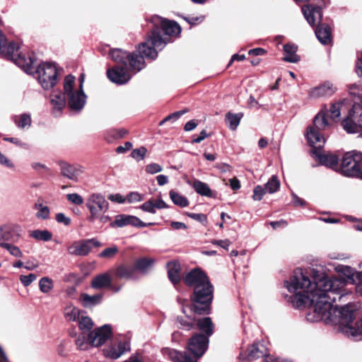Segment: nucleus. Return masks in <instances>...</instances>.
<instances>
[{
  "mask_svg": "<svg viewBox=\"0 0 362 362\" xmlns=\"http://www.w3.org/2000/svg\"><path fill=\"white\" fill-rule=\"evenodd\" d=\"M313 282L303 272L296 269L285 286L292 293L290 301L297 308L310 303V312L306 315L308 321H324L326 324L337 325V331L345 337H362V319L353 322L358 305L353 303L337 308L333 303L338 298H349L351 293L342 289L344 282L338 279H329L322 272L310 269Z\"/></svg>",
  "mask_w": 362,
  "mask_h": 362,
  "instance_id": "obj_1",
  "label": "nucleus"
},
{
  "mask_svg": "<svg viewBox=\"0 0 362 362\" xmlns=\"http://www.w3.org/2000/svg\"><path fill=\"white\" fill-rule=\"evenodd\" d=\"M184 282L186 285L194 287V293L191 297L194 304L190 310L197 315L209 314L214 288L206 274L200 269H193L186 274Z\"/></svg>",
  "mask_w": 362,
  "mask_h": 362,
  "instance_id": "obj_2",
  "label": "nucleus"
},
{
  "mask_svg": "<svg viewBox=\"0 0 362 362\" xmlns=\"http://www.w3.org/2000/svg\"><path fill=\"white\" fill-rule=\"evenodd\" d=\"M153 28L147 40L139 45V50L146 58L154 59L158 56L157 49H162L166 41L161 33L165 35L177 36L181 32L180 26L173 21H168L158 16H153L151 20Z\"/></svg>",
  "mask_w": 362,
  "mask_h": 362,
  "instance_id": "obj_3",
  "label": "nucleus"
},
{
  "mask_svg": "<svg viewBox=\"0 0 362 362\" xmlns=\"http://www.w3.org/2000/svg\"><path fill=\"white\" fill-rule=\"evenodd\" d=\"M208 347L209 341H189L184 353L169 348L163 349V352L172 362H197Z\"/></svg>",
  "mask_w": 362,
  "mask_h": 362,
  "instance_id": "obj_4",
  "label": "nucleus"
},
{
  "mask_svg": "<svg viewBox=\"0 0 362 362\" xmlns=\"http://www.w3.org/2000/svg\"><path fill=\"white\" fill-rule=\"evenodd\" d=\"M138 52L139 54L128 53L121 49H114L110 51V55L116 63L125 67L129 65V70L136 73L144 68V57L146 58L144 54L140 52L139 46L138 47Z\"/></svg>",
  "mask_w": 362,
  "mask_h": 362,
  "instance_id": "obj_5",
  "label": "nucleus"
},
{
  "mask_svg": "<svg viewBox=\"0 0 362 362\" xmlns=\"http://www.w3.org/2000/svg\"><path fill=\"white\" fill-rule=\"evenodd\" d=\"M331 126V123L328 121L327 113L320 111L315 117L313 120V126H310L307 129L306 139L311 146L323 147L325 140L324 136L320 133Z\"/></svg>",
  "mask_w": 362,
  "mask_h": 362,
  "instance_id": "obj_6",
  "label": "nucleus"
},
{
  "mask_svg": "<svg viewBox=\"0 0 362 362\" xmlns=\"http://www.w3.org/2000/svg\"><path fill=\"white\" fill-rule=\"evenodd\" d=\"M338 172L346 177L362 179V153L355 151L346 153Z\"/></svg>",
  "mask_w": 362,
  "mask_h": 362,
  "instance_id": "obj_7",
  "label": "nucleus"
},
{
  "mask_svg": "<svg viewBox=\"0 0 362 362\" xmlns=\"http://www.w3.org/2000/svg\"><path fill=\"white\" fill-rule=\"evenodd\" d=\"M75 79V77L72 75L66 76L64 78V93L67 95L69 107L73 110L80 111L86 104V95L83 90L73 89Z\"/></svg>",
  "mask_w": 362,
  "mask_h": 362,
  "instance_id": "obj_8",
  "label": "nucleus"
},
{
  "mask_svg": "<svg viewBox=\"0 0 362 362\" xmlns=\"http://www.w3.org/2000/svg\"><path fill=\"white\" fill-rule=\"evenodd\" d=\"M19 45L18 43L11 42L6 45L5 42V51L1 54H4L8 59L13 60L16 65L21 67L25 72L32 73L34 69V60L31 57H25L19 52Z\"/></svg>",
  "mask_w": 362,
  "mask_h": 362,
  "instance_id": "obj_9",
  "label": "nucleus"
},
{
  "mask_svg": "<svg viewBox=\"0 0 362 362\" xmlns=\"http://www.w3.org/2000/svg\"><path fill=\"white\" fill-rule=\"evenodd\" d=\"M361 105L354 104L349 115L342 120L341 126L348 134H358L362 138V98Z\"/></svg>",
  "mask_w": 362,
  "mask_h": 362,
  "instance_id": "obj_10",
  "label": "nucleus"
},
{
  "mask_svg": "<svg viewBox=\"0 0 362 362\" xmlns=\"http://www.w3.org/2000/svg\"><path fill=\"white\" fill-rule=\"evenodd\" d=\"M35 73L42 87L48 90L54 87L57 82V69L54 64L43 62L36 69Z\"/></svg>",
  "mask_w": 362,
  "mask_h": 362,
  "instance_id": "obj_11",
  "label": "nucleus"
},
{
  "mask_svg": "<svg viewBox=\"0 0 362 362\" xmlns=\"http://www.w3.org/2000/svg\"><path fill=\"white\" fill-rule=\"evenodd\" d=\"M86 206L90 213L88 220L93 223L98 214H105L108 211L109 203L102 194L94 192L87 198Z\"/></svg>",
  "mask_w": 362,
  "mask_h": 362,
  "instance_id": "obj_12",
  "label": "nucleus"
},
{
  "mask_svg": "<svg viewBox=\"0 0 362 362\" xmlns=\"http://www.w3.org/2000/svg\"><path fill=\"white\" fill-rule=\"evenodd\" d=\"M103 349L104 356L111 359H117L124 353L130 351L129 341H105Z\"/></svg>",
  "mask_w": 362,
  "mask_h": 362,
  "instance_id": "obj_13",
  "label": "nucleus"
},
{
  "mask_svg": "<svg viewBox=\"0 0 362 362\" xmlns=\"http://www.w3.org/2000/svg\"><path fill=\"white\" fill-rule=\"evenodd\" d=\"M313 147V149L312 151V153L318 158L321 165L329 168L337 172L339 171V157L338 155L330 152L322 153L320 150L322 147H317L316 146Z\"/></svg>",
  "mask_w": 362,
  "mask_h": 362,
  "instance_id": "obj_14",
  "label": "nucleus"
},
{
  "mask_svg": "<svg viewBox=\"0 0 362 362\" xmlns=\"http://www.w3.org/2000/svg\"><path fill=\"white\" fill-rule=\"evenodd\" d=\"M59 166L61 174L74 182H78L85 173V168L78 164L71 165L66 162H60Z\"/></svg>",
  "mask_w": 362,
  "mask_h": 362,
  "instance_id": "obj_15",
  "label": "nucleus"
},
{
  "mask_svg": "<svg viewBox=\"0 0 362 362\" xmlns=\"http://www.w3.org/2000/svg\"><path fill=\"white\" fill-rule=\"evenodd\" d=\"M152 223H145L142 222L139 218L126 214H119L115 216L114 221L110 223V227L122 228L129 225L137 227H146L152 225Z\"/></svg>",
  "mask_w": 362,
  "mask_h": 362,
  "instance_id": "obj_16",
  "label": "nucleus"
},
{
  "mask_svg": "<svg viewBox=\"0 0 362 362\" xmlns=\"http://www.w3.org/2000/svg\"><path fill=\"white\" fill-rule=\"evenodd\" d=\"M127 67L117 65L107 71V78L113 83L122 85L127 83L132 76L127 71Z\"/></svg>",
  "mask_w": 362,
  "mask_h": 362,
  "instance_id": "obj_17",
  "label": "nucleus"
},
{
  "mask_svg": "<svg viewBox=\"0 0 362 362\" xmlns=\"http://www.w3.org/2000/svg\"><path fill=\"white\" fill-rule=\"evenodd\" d=\"M196 325L201 331L199 334H194L189 339H209L214 333V324L209 317L197 319Z\"/></svg>",
  "mask_w": 362,
  "mask_h": 362,
  "instance_id": "obj_18",
  "label": "nucleus"
},
{
  "mask_svg": "<svg viewBox=\"0 0 362 362\" xmlns=\"http://www.w3.org/2000/svg\"><path fill=\"white\" fill-rule=\"evenodd\" d=\"M262 341H257L253 343L248 347L246 355L244 356L243 354H240V357L248 361H253L261 357L264 358L266 353L268 352V349L265 344H262Z\"/></svg>",
  "mask_w": 362,
  "mask_h": 362,
  "instance_id": "obj_19",
  "label": "nucleus"
},
{
  "mask_svg": "<svg viewBox=\"0 0 362 362\" xmlns=\"http://www.w3.org/2000/svg\"><path fill=\"white\" fill-rule=\"evenodd\" d=\"M177 300L179 304L182 305V312L185 315L184 317L180 316L177 317L176 321L179 324V327L185 330H190L193 329L196 325L197 319L194 317L187 315L186 310L184 306V303L186 301L185 300L178 297Z\"/></svg>",
  "mask_w": 362,
  "mask_h": 362,
  "instance_id": "obj_20",
  "label": "nucleus"
},
{
  "mask_svg": "<svg viewBox=\"0 0 362 362\" xmlns=\"http://www.w3.org/2000/svg\"><path fill=\"white\" fill-rule=\"evenodd\" d=\"M321 21L322 18L319 22L311 26L315 27L316 25H318L315 30L317 38L322 44L329 45L332 42L331 28L325 23H320Z\"/></svg>",
  "mask_w": 362,
  "mask_h": 362,
  "instance_id": "obj_21",
  "label": "nucleus"
},
{
  "mask_svg": "<svg viewBox=\"0 0 362 362\" xmlns=\"http://www.w3.org/2000/svg\"><path fill=\"white\" fill-rule=\"evenodd\" d=\"M19 235L15 234L12 227L4 225L0 226V247H4L11 243H17Z\"/></svg>",
  "mask_w": 362,
  "mask_h": 362,
  "instance_id": "obj_22",
  "label": "nucleus"
},
{
  "mask_svg": "<svg viewBox=\"0 0 362 362\" xmlns=\"http://www.w3.org/2000/svg\"><path fill=\"white\" fill-rule=\"evenodd\" d=\"M90 251L89 241L87 240L76 241L68 247L69 253L76 256H86Z\"/></svg>",
  "mask_w": 362,
  "mask_h": 362,
  "instance_id": "obj_23",
  "label": "nucleus"
},
{
  "mask_svg": "<svg viewBox=\"0 0 362 362\" xmlns=\"http://www.w3.org/2000/svg\"><path fill=\"white\" fill-rule=\"evenodd\" d=\"M337 88L329 81L313 88L310 91V96L313 98L326 97L333 95Z\"/></svg>",
  "mask_w": 362,
  "mask_h": 362,
  "instance_id": "obj_24",
  "label": "nucleus"
},
{
  "mask_svg": "<svg viewBox=\"0 0 362 362\" xmlns=\"http://www.w3.org/2000/svg\"><path fill=\"white\" fill-rule=\"evenodd\" d=\"M112 337L111 325H104L90 332L88 339H110Z\"/></svg>",
  "mask_w": 362,
  "mask_h": 362,
  "instance_id": "obj_25",
  "label": "nucleus"
},
{
  "mask_svg": "<svg viewBox=\"0 0 362 362\" xmlns=\"http://www.w3.org/2000/svg\"><path fill=\"white\" fill-rule=\"evenodd\" d=\"M91 286L95 289L110 288L112 277L109 273H103L95 276L91 281Z\"/></svg>",
  "mask_w": 362,
  "mask_h": 362,
  "instance_id": "obj_26",
  "label": "nucleus"
},
{
  "mask_svg": "<svg viewBox=\"0 0 362 362\" xmlns=\"http://www.w3.org/2000/svg\"><path fill=\"white\" fill-rule=\"evenodd\" d=\"M166 203L161 199H151L140 206V209L144 211L151 214H155L156 209H162L168 208Z\"/></svg>",
  "mask_w": 362,
  "mask_h": 362,
  "instance_id": "obj_27",
  "label": "nucleus"
},
{
  "mask_svg": "<svg viewBox=\"0 0 362 362\" xmlns=\"http://www.w3.org/2000/svg\"><path fill=\"white\" fill-rule=\"evenodd\" d=\"M116 276L123 279H135L137 278L134 265L121 264L116 269Z\"/></svg>",
  "mask_w": 362,
  "mask_h": 362,
  "instance_id": "obj_28",
  "label": "nucleus"
},
{
  "mask_svg": "<svg viewBox=\"0 0 362 362\" xmlns=\"http://www.w3.org/2000/svg\"><path fill=\"white\" fill-rule=\"evenodd\" d=\"M168 275L175 286L180 281V264L177 262H170L167 264Z\"/></svg>",
  "mask_w": 362,
  "mask_h": 362,
  "instance_id": "obj_29",
  "label": "nucleus"
},
{
  "mask_svg": "<svg viewBox=\"0 0 362 362\" xmlns=\"http://www.w3.org/2000/svg\"><path fill=\"white\" fill-rule=\"evenodd\" d=\"M156 260L153 258L142 257L138 259L134 262L136 272L142 274H147L153 267Z\"/></svg>",
  "mask_w": 362,
  "mask_h": 362,
  "instance_id": "obj_30",
  "label": "nucleus"
},
{
  "mask_svg": "<svg viewBox=\"0 0 362 362\" xmlns=\"http://www.w3.org/2000/svg\"><path fill=\"white\" fill-rule=\"evenodd\" d=\"M298 47L291 43H288L284 45V61L290 63H296L300 61V57L296 54Z\"/></svg>",
  "mask_w": 362,
  "mask_h": 362,
  "instance_id": "obj_31",
  "label": "nucleus"
},
{
  "mask_svg": "<svg viewBox=\"0 0 362 362\" xmlns=\"http://www.w3.org/2000/svg\"><path fill=\"white\" fill-rule=\"evenodd\" d=\"M192 186L194 191L201 196L206 197H215L216 196L215 193H214L206 183L199 180H195Z\"/></svg>",
  "mask_w": 362,
  "mask_h": 362,
  "instance_id": "obj_32",
  "label": "nucleus"
},
{
  "mask_svg": "<svg viewBox=\"0 0 362 362\" xmlns=\"http://www.w3.org/2000/svg\"><path fill=\"white\" fill-rule=\"evenodd\" d=\"M103 298L102 294H96L93 296H90L87 293H81L80 296V300L82 303V305L85 308H91L96 305L100 303Z\"/></svg>",
  "mask_w": 362,
  "mask_h": 362,
  "instance_id": "obj_33",
  "label": "nucleus"
},
{
  "mask_svg": "<svg viewBox=\"0 0 362 362\" xmlns=\"http://www.w3.org/2000/svg\"><path fill=\"white\" fill-rule=\"evenodd\" d=\"M33 209L37 210L35 216L38 219L46 220L49 218L50 211L48 206H45L42 199H38L34 204Z\"/></svg>",
  "mask_w": 362,
  "mask_h": 362,
  "instance_id": "obj_34",
  "label": "nucleus"
},
{
  "mask_svg": "<svg viewBox=\"0 0 362 362\" xmlns=\"http://www.w3.org/2000/svg\"><path fill=\"white\" fill-rule=\"evenodd\" d=\"M13 121L21 129L29 128L32 123L30 115L27 113L13 116Z\"/></svg>",
  "mask_w": 362,
  "mask_h": 362,
  "instance_id": "obj_35",
  "label": "nucleus"
},
{
  "mask_svg": "<svg viewBox=\"0 0 362 362\" xmlns=\"http://www.w3.org/2000/svg\"><path fill=\"white\" fill-rule=\"evenodd\" d=\"M50 101L54 109L57 110H62L65 106L64 93L61 92L52 93L50 95Z\"/></svg>",
  "mask_w": 362,
  "mask_h": 362,
  "instance_id": "obj_36",
  "label": "nucleus"
},
{
  "mask_svg": "<svg viewBox=\"0 0 362 362\" xmlns=\"http://www.w3.org/2000/svg\"><path fill=\"white\" fill-rule=\"evenodd\" d=\"M64 315L66 320L75 322L80 317V310L72 304L67 305L64 308Z\"/></svg>",
  "mask_w": 362,
  "mask_h": 362,
  "instance_id": "obj_37",
  "label": "nucleus"
},
{
  "mask_svg": "<svg viewBox=\"0 0 362 362\" xmlns=\"http://www.w3.org/2000/svg\"><path fill=\"white\" fill-rule=\"evenodd\" d=\"M170 198L172 202L177 206L180 207H186L189 205V201L185 196L181 195L178 192L170 190L169 192Z\"/></svg>",
  "mask_w": 362,
  "mask_h": 362,
  "instance_id": "obj_38",
  "label": "nucleus"
},
{
  "mask_svg": "<svg viewBox=\"0 0 362 362\" xmlns=\"http://www.w3.org/2000/svg\"><path fill=\"white\" fill-rule=\"evenodd\" d=\"M243 117L242 113L233 114L228 113L226 116V120L230 129L235 130L237 129L240 124V119Z\"/></svg>",
  "mask_w": 362,
  "mask_h": 362,
  "instance_id": "obj_39",
  "label": "nucleus"
},
{
  "mask_svg": "<svg viewBox=\"0 0 362 362\" xmlns=\"http://www.w3.org/2000/svg\"><path fill=\"white\" fill-rule=\"evenodd\" d=\"M105 341H76V346L81 350H88L93 347H100Z\"/></svg>",
  "mask_w": 362,
  "mask_h": 362,
  "instance_id": "obj_40",
  "label": "nucleus"
},
{
  "mask_svg": "<svg viewBox=\"0 0 362 362\" xmlns=\"http://www.w3.org/2000/svg\"><path fill=\"white\" fill-rule=\"evenodd\" d=\"M30 236L37 240L49 241L52 238V234L47 230H35L32 231Z\"/></svg>",
  "mask_w": 362,
  "mask_h": 362,
  "instance_id": "obj_41",
  "label": "nucleus"
},
{
  "mask_svg": "<svg viewBox=\"0 0 362 362\" xmlns=\"http://www.w3.org/2000/svg\"><path fill=\"white\" fill-rule=\"evenodd\" d=\"M77 321L78 322L80 329L83 332H89L94 325L91 318L88 316L79 317Z\"/></svg>",
  "mask_w": 362,
  "mask_h": 362,
  "instance_id": "obj_42",
  "label": "nucleus"
},
{
  "mask_svg": "<svg viewBox=\"0 0 362 362\" xmlns=\"http://www.w3.org/2000/svg\"><path fill=\"white\" fill-rule=\"evenodd\" d=\"M54 287L53 281L49 277H42L39 281V288L43 293H49Z\"/></svg>",
  "mask_w": 362,
  "mask_h": 362,
  "instance_id": "obj_43",
  "label": "nucleus"
},
{
  "mask_svg": "<svg viewBox=\"0 0 362 362\" xmlns=\"http://www.w3.org/2000/svg\"><path fill=\"white\" fill-rule=\"evenodd\" d=\"M280 187V182L276 175H273L265 184V189L270 194L276 192Z\"/></svg>",
  "mask_w": 362,
  "mask_h": 362,
  "instance_id": "obj_44",
  "label": "nucleus"
},
{
  "mask_svg": "<svg viewBox=\"0 0 362 362\" xmlns=\"http://www.w3.org/2000/svg\"><path fill=\"white\" fill-rule=\"evenodd\" d=\"M66 198L70 203L80 206L84 202L83 198L78 193H71L66 195Z\"/></svg>",
  "mask_w": 362,
  "mask_h": 362,
  "instance_id": "obj_45",
  "label": "nucleus"
},
{
  "mask_svg": "<svg viewBox=\"0 0 362 362\" xmlns=\"http://www.w3.org/2000/svg\"><path fill=\"white\" fill-rule=\"evenodd\" d=\"M146 153V148L144 146H141L139 148L134 149L131 153V156L133 158H134L137 161H139L144 159Z\"/></svg>",
  "mask_w": 362,
  "mask_h": 362,
  "instance_id": "obj_46",
  "label": "nucleus"
},
{
  "mask_svg": "<svg viewBox=\"0 0 362 362\" xmlns=\"http://www.w3.org/2000/svg\"><path fill=\"white\" fill-rule=\"evenodd\" d=\"M3 248L7 250L10 255L15 257H23V252H21L20 248L11 243L4 245V247H3Z\"/></svg>",
  "mask_w": 362,
  "mask_h": 362,
  "instance_id": "obj_47",
  "label": "nucleus"
},
{
  "mask_svg": "<svg viewBox=\"0 0 362 362\" xmlns=\"http://www.w3.org/2000/svg\"><path fill=\"white\" fill-rule=\"evenodd\" d=\"M118 252L117 246L105 248L99 254V257L102 258H112Z\"/></svg>",
  "mask_w": 362,
  "mask_h": 362,
  "instance_id": "obj_48",
  "label": "nucleus"
},
{
  "mask_svg": "<svg viewBox=\"0 0 362 362\" xmlns=\"http://www.w3.org/2000/svg\"><path fill=\"white\" fill-rule=\"evenodd\" d=\"M341 105H342L341 102H338V103H334L331 105L329 112L330 113V117L332 119L339 117V116L341 115L340 108H341Z\"/></svg>",
  "mask_w": 362,
  "mask_h": 362,
  "instance_id": "obj_49",
  "label": "nucleus"
},
{
  "mask_svg": "<svg viewBox=\"0 0 362 362\" xmlns=\"http://www.w3.org/2000/svg\"><path fill=\"white\" fill-rule=\"evenodd\" d=\"M145 170L148 174L153 175L157 173H160L163 170V168L161 165H160L158 163H152L150 164H148Z\"/></svg>",
  "mask_w": 362,
  "mask_h": 362,
  "instance_id": "obj_50",
  "label": "nucleus"
},
{
  "mask_svg": "<svg viewBox=\"0 0 362 362\" xmlns=\"http://www.w3.org/2000/svg\"><path fill=\"white\" fill-rule=\"evenodd\" d=\"M37 279V276L35 274H30L28 275H21L20 276V281L24 286H28Z\"/></svg>",
  "mask_w": 362,
  "mask_h": 362,
  "instance_id": "obj_51",
  "label": "nucleus"
},
{
  "mask_svg": "<svg viewBox=\"0 0 362 362\" xmlns=\"http://www.w3.org/2000/svg\"><path fill=\"white\" fill-rule=\"evenodd\" d=\"M262 186L257 185L253 190L252 199L255 201H260L264 195L266 191Z\"/></svg>",
  "mask_w": 362,
  "mask_h": 362,
  "instance_id": "obj_52",
  "label": "nucleus"
},
{
  "mask_svg": "<svg viewBox=\"0 0 362 362\" xmlns=\"http://www.w3.org/2000/svg\"><path fill=\"white\" fill-rule=\"evenodd\" d=\"M185 112H187V110H181L178 112H175L166 117H165L162 121L160 122V125L163 124L165 122L169 120L175 121L181 115H184Z\"/></svg>",
  "mask_w": 362,
  "mask_h": 362,
  "instance_id": "obj_53",
  "label": "nucleus"
},
{
  "mask_svg": "<svg viewBox=\"0 0 362 362\" xmlns=\"http://www.w3.org/2000/svg\"><path fill=\"white\" fill-rule=\"evenodd\" d=\"M187 216L201 223L206 222V216L204 214L187 213Z\"/></svg>",
  "mask_w": 362,
  "mask_h": 362,
  "instance_id": "obj_54",
  "label": "nucleus"
},
{
  "mask_svg": "<svg viewBox=\"0 0 362 362\" xmlns=\"http://www.w3.org/2000/svg\"><path fill=\"white\" fill-rule=\"evenodd\" d=\"M56 221L58 223H63L65 226H69L71 223V219L66 216L63 213H58L56 215Z\"/></svg>",
  "mask_w": 362,
  "mask_h": 362,
  "instance_id": "obj_55",
  "label": "nucleus"
},
{
  "mask_svg": "<svg viewBox=\"0 0 362 362\" xmlns=\"http://www.w3.org/2000/svg\"><path fill=\"white\" fill-rule=\"evenodd\" d=\"M127 199L129 203L141 202L142 200V196L138 192H131L127 196Z\"/></svg>",
  "mask_w": 362,
  "mask_h": 362,
  "instance_id": "obj_56",
  "label": "nucleus"
},
{
  "mask_svg": "<svg viewBox=\"0 0 362 362\" xmlns=\"http://www.w3.org/2000/svg\"><path fill=\"white\" fill-rule=\"evenodd\" d=\"M108 199H110L112 202L122 204L125 202V198L122 197L120 194H110L108 196Z\"/></svg>",
  "mask_w": 362,
  "mask_h": 362,
  "instance_id": "obj_57",
  "label": "nucleus"
},
{
  "mask_svg": "<svg viewBox=\"0 0 362 362\" xmlns=\"http://www.w3.org/2000/svg\"><path fill=\"white\" fill-rule=\"evenodd\" d=\"M132 147V144L129 141H127L124 143L123 146H119L117 147L116 152L117 153H124L127 151L129 150Z\"/></svg>",
  "mask_w": 362,
  "mask_h": 362,
  "instance_id": "obj_58",
  "label": "nucleus"
},
{
  "mask_svg": "<svg viewBox=\"0 0 362 362\" xmlns=\"http://www.w3.org/2000/svg\"><path fill=\"white\" fill-rule=\"evenodd\" d=\"M0 163L9 168L14 167L13 163L0 152Z\"/></svg>",
  "mask_w": 362,
  "mask_h": 362,
  "instance_id": "obj_59",
  "label": "nucleus"
},
{
  "mask_svg": "<svg viewBox=\"0 0 362 362\" xmlns=\"http://www.w3.org/2000/svg\"><path fill=\"white\" fill-rule=\"evenodd\" d=\"M213 243L214 245H217L226 250H228V247L230 246V242L229 240H215L214 242H213Z\"/></svg>",
  "mask_w": 362,
  "mask_h": 362,
  "instance_id": "obj_60",
  "label": "nucleus"
},
{
  "mask_svg": "<svg viewBox=\"0 0 362 362\" xmlns=\"http://www.w3.org/2000/svg\"><path fill=\"white\" fill-rule=\"evenodd\" d=\"M97 220L100 223L103 225L110 221V217L109 216L105 215V214H99L95 218V221Z\"/></svg>",
  "mask_w": 362,
  "mask_h": 362,
  "instance_id": "obj_61",
  "label": "nucleus"
},
{
  "mask_svg": "<svg viewBox=\"0 0 362 362\" xmlns=\"http://www.w3.org/2000/svg\"><path fill=\"white\" fill-rule=\"evenodd\" d=\"M208 136L209 134L206 133V130H202L197 137L193 139L192 142L199 144Z\"/></svg>",
  "mask_w": 362,
  "mask_h": 362,
  "instance_id": "obj_62",
  "label": "nucleus"
},
{
  "mask_svg": "<svg viewBox=\"0 0 362 362\" xmlns=\"http://www.w3.org/2000/svg\"><path fill=\"white\" fill-rule=\"evenodd\" d=\"M292 201L295 206H304L305 202L301 198L298 197L296 194L292 193Z\"/></svg>",
  "mask_w": 362,
  "mask_h": 362,
  "instance_id": "obj_63",
  "label": "nucleus"
},
{
  "mask_svg": "<svg viewBox=\"0 0 362 362\" xmlns=\"http://www.w3.org/2000/svg\"><path fill=\"white\" fill-rule=\"evenodd\" d=\"M281 359L279 358L275 357L272 355L266 353L264 356V362H280Z\"/></svg>",
  "mask_w": 362,
  "mask_h": 362,
  "instance_id": "obj_64",
  "label": "nucleus"
}]
</instances>
